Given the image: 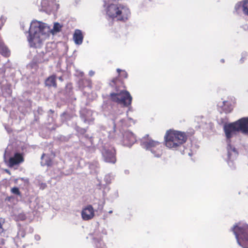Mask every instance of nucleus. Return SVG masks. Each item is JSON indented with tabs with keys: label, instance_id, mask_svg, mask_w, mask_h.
<instances>
[{
	"label": "nucleus",
	"instance_id": "f257e3e1",
	"mask_svg": "<svg viewBox=\"0 0 248 248\" xmlns=\"http://www.w3.org/2000/svg\"><path fill=\"white\" fill-rule=\"evenodd\" d=\"M113 126L112 131L106 130L102 127V134L106 137L113 139L117 144L131 147L136 141L134 134L126 127L130 126L133 120L125 117V114L119 110L111 114Z\"/></svg>",
	"mask_w": 248,
	"mask_h": 248
},
{
	"label": "nucleus",
	"instance_id": "f03ea898",
	"mask_svg": "<svg viewBox=\"0 0 248 248\" xmlns=\"http://www.w3.org/2000/svg\"><path fill=\"white\" fill-rule=\"evenodd\" d=\"M62 26L58 22L54 23L51 29L47 24L44 22L33 20L31 23L28 41L31 47L40 48L44 42L51 34L54 35L61 31Z\"/></svg>",
	"mask_w": 248,
	"mask_h": 248
},
{
	"label": "nucleus",
	"instance_id": "7ed1b4c3",
	"mask_svg": "<svg viewBox=\"0 0 248 248\" xmlns=\"http://www.w3.org/2000/svg\"><path fill=\"white\" fill-rule=\"evenodd\" d=\"M223 130L227 142V163L230 168L233 169L235 167L234 161L238 155V152L236 148L231 143V139L238 132H240L237 121L233 123L224 124Z\"/></svg>",
	"mask_w": 248,
	"mask_h": 248
},
{
	"label": "nucleus",
	"instance_id": "20e7f679",
	"mask_svg": "<svg viewBox=\"0 0 248 248\" xmlns=\"http://www.w3.org/2000/svg\"><path fill=\"white\" fill-rule=\"evenodd\" d=\"M187 138L188 135L185 132L173 129L167 130L164 136L165 145L171 150L179 151L184 154V144Z\"/></svg>",
	"mask_w": 248,
	"mask_h": 248
},
{
	"label": "nucleus",
	"instance_id": "39448f33",
	"mask_svg": "<svg viewBox=\"0 0 248 248\" xmlns=\"http://www.w3.org/2000/svg\"><path fill=\"white\" fill-rule=\"evenodd\" d=\"M103 6L106 7L107 15L112 19L125 21L130 17L131 12L128 7L124 4H108L104 0Z\"/></svg>",
	"mask_w": 248,
	"mask_h": 248
},
{
	"label": "nucleus",
	"instance_id": "423d86ee",
	"mask_svg": "<svg viewBox=\"0 0 248 248\" xmlns=\"http://www.w3.org/2000/svg\"><path fill=\"white\" fill-rule=\"evenodd\" d=\"M238 244L244 248L248 246V224H236L232 228Z\"/></svg>",
	"mask_w": 248,
	"mask_h": 248
},
{
	"label": "nucleus",
	"instance_id": "0eeeda50",
	"mask_svg": "<svg viewBox=\"0 0 248 248\" xmlns=\"http://www.w3.org/2000/svg\"><path fill=\"white\" fill-rule=\"evenodd\" d=\"M141 146L146 151L150 152L154 156L160 157L162 154L161 143L150 138H144L141 141Z\"/></svg>",
	"mask_w": 248,
	"mask_h": 248
},
{
	"label": "nucleus",
	"instance_id": "6e6552de",
	"mask_svg": "<svg viewBox=\"0 0 248 248\" xmlns=\"http://www.w3.org/2000/svg\"><path fill=\"white\" fill-rule=\"evenodd\" d=\"M99 144L102 145L101 152L104 161L108 163L114 164L116 161L114 148L106 142L105 138H100Z\"/></svg>",
	"mask_w": 248,
	"mask_h": 248
},
{
	"label": "nucleus",
	"instance_id": "1a4fd4ad",
	"mask_svg": "<svg viewBox=\"0 0 248 248\" xmlns=\"http://www.w3.org/2000/svg\"><path fill=\"white\" fill-rule=\"evenodd\" d=\"M106 231L102 228L97 227L94 231L89 234V237L93 240L95 248H107V246L103 240Z\"/></svg>",
	"mask_w": 248,
	"mask_h": 248
},
{
	"label": "nucleus",
	"instance_id": "9d476101",
	"mask_svg": "<svg viewBox=\"0 0 248 248\" xmlns=\"http://www.w3.org/2000/svg\"><path fill=\"white\" fill-rule=\"evenodd\" d=\"M111 99L124 107L131 105L132 97L130 93L126 91H121L119 93L110 94Z\"/></svg>",
	"mask_w": 248,
	"mask_h": 248
},
{
	"label": "nucleus",
	"instance_id": "9b49d317",
	"mask_svg": "<svg viewBox=\"0 0 248 248\" xmlns=\"http://www.w3.org/2000/svg\"><path fill=\"white\" fill-rule=\"evenodd\" d=\"M41 6L47 13L55 12L59 9L60 5L56 0H42Z\"/></svg>",
	"mask_w": 248,
	"mask_h": 248
},
{
	"label": "nucleus",
	"instance_id": "f8f14e48",
	"mask_svg": "<svg viewBox=\"0 0 248 248\" xmlns=\"http://www.w3.org/2000/svg\"><path fill=\"white\" fill-rule=\"evenodd\" d=\"M81 217L84 220H89L92 219L94 216V210L91 205H88L83 208Z\"/></svg>",
	"mask_w": 248,
	"mask_h": 248
},
{
	"label": "nucleus",
	"instance_id": "ddd939ff",
	"mask_svg": "<svg viewBox=\"0 0 248 248\" xmlns=\"http://www.w3.org/2000/svg\"><path fill=\"white\" fill-rule=\"evenodd\" d=\"M239 130L243 134L248 136V117H243L237 121Z\"/></svg>",
	"mask_w": 248,
	"mask_h": 248
},
{
	"label": "nucleus",
	"instance_id": "4468645a",
	"mask_svg": "<svg viewBox=\"0 0 248 248\" xmlns=\"http://www.w3.org/2000/svg\"><path fill=\"white\" fill-rule=\"evenodd\" d=\"M234 9L237 13L242 11L245 15L248 16V0L238 2L235 4Z\"/></svg>",
	"mask_w": 248,
	"mask_h": 248
},
{
	"label": "nucleus",
	"instance_id": "2eb2a0df",
	"mask_svg": "<svg viewBox=\"0 0 248 248\" xmlns=\"http://www.w3.org/2000/svg\"><path fill=\"white\" fill-rule=\"evenodd\" d=\"M23 157L21 155L18 153L15 154L14 156L9 158L8 165L10 167H13L15 165L19 164L23 162Z\"/></svg>",
	"mask_w": 248,
	"mask_h": 248
},
{
	"label": "nucleus",
	"instance_id": "dca6fc26",
	"mask_svg": "<svg viewBox=\"0 0 248 248\" xmlns=\"http://www.w3.org/2000/svg\"><path fill=\"white\" fill-rule=\"evenodd\" d=\"M84 36L81 30L76 29L73 36V39L75 44L79 46L83 43Z\"/></svg>",
	"mask_w": 248,
	"mask_h": 248
},
{
	"label": "nucleus",
	"instance_id": "f3484780",
	"mask_svg": "<svg viewBox=\"0 0 248 248\" xmlns=\"http://www.w3.org/2000/svg\"><path fill=\"white\" fill-rule=\"evenodd\" d=\"M0 53L4 57H9L10 51L9 48L2 42H0Z\"/></svg>",
	"mask_w": 248,
	"mask_h": 248
},
{
	"label": "nucleus",
	"instance_id": "a211bd4d",
	"mask_svg": "<svg viewBox=\"0 0 248 248\" xmlns=\"http://www.w3.org/2000/svg\"><path fill=\"white\" fill-rule=\"evenodd\" d=\"M52 161L50 156L46 154H43L41 156V164L42 166H50Z\"/></svg>",
	"mask_w": 248,
	"mask_h": 248
},
{
	"label": "nucleus",
	"instance_id": "6ab92c4d",
	"mask_svg": "<svg viewBox=\"0 0 248 248\" xmlns=\"http://www.w3.org/2000/svg\"><path fill=\"white\" fill-rule=\"evenodd\" d=\"M37 53H38V57H39L38 60V62H43L48 61V57L50 55L49 52H47L44 53V51H42L41 52H38L37 51Z\"/></svg>",
	"mask_w": 248,
	"mask_h": 248
},
{
	"label": "nucleus",
	"instance_id": "aec40b11",
	"mask_svg": "<svg viewBox=\"0 0 248 248\" xmlns=\"http://www.w3.org/2000/svg\"><path fill=\"white\" fill-rule=\"evenodd\" d=\"M45 83L47 86L56 87L55 76H52L48 78L46 80Z\"/></svg>",
	"mask_w": 248,
	"mask_h": 248
},
{
	"label": "nucleus",
	"instance_id": "412c9836",
	"mask_svg": "<svg viewBox=\"0 0 248 248\" xmlns=\"http://www.w3.org/2000/svg\"><path fill=\"white\" fill-rule=\"evenodd\" d=\"M25 235L26 233L24 229L23 228H20L15 238V241L17 242L18 240L20 239L21 238H24Z\"/></svg>",
	"mask_w": 248,
	"mask_h": 248
},
{
	"label": "nucleus",
	"instance_id": "4be33fe9",
	"mask_svg": "<svg viewBox=\"0 0 248 248\" xmlns=\"http://www.w3.org/2000/svg\"><path fill=\"white\" fill-rule=\"evenodd\" d=\"M222 107L226 111V112H230L232 109V106L231 105L230 102L228 101H223L222 102Z\"/></svg>",
	"mask_w": 248,
	"mask_h": 248
},
{
	"label": "nucleus",
	"instance_id": "5701e85b",
	"mask_svg": "<svg viewBox=\"0 0 248 248\" xmlns=\"http://www.w3.org/2000/svg\"><path fill=\"white\" fill-rule=\"evenodd\" d=\"M118 196V191L117 190H113L111 191L108 198L110 201H113L114 200L117 199Z\"/></svg>",
	"mask_w": 248,
	"mask_h": 248
},
{
	"label": "nucleus",
	"instance_id": "b1692460",
	"mask_svg": "<svg viewBox=\"0 0 248 248\" xmlns=\"http://www.w3.org/2000/svg\"><path fill=\"white\" fill-rule=\"evenodd\" d=\"M114 176L111 174L109 173L106 174L104 177V181L107 184H109L111 183L112 180L114 179Z\"/></svg>",
	"mask_w": 248,
	"mask_h": 248
},
{
	"label": "nucleus",
	"instance_id": "393cba45",
	"mask_svg": "<svg viewBox=\"0 0 248 248\" xmlns=\"http://www.w3.org/2000/svg\"><path fill=\"white\" fill-rule=\"evenodd\" d=\"M5 225V220L2 218H0V234L4 232L5 230L6 227Z\"/></svg>",
	"mask_w": 248,
	"mask_h": 248
},
{
	"label": "nucleus",
	"instance_id": "a878e982",
	"mask_svg": "<svg viewBox=\"0 0 248 248\" xmlns=\"http://www.w3.org/2000/svg\"><path fill=\"white\" fill-rule=\"evenodd\" d=\"M248 56V53L246 51H243L241 54V58L239 62L241 63H244L247 60Z\"/></svg>",
	"mask_w": 248,
	"mask_h": 248
},
{
	"label": "nucleus",
	"instance_id": "bb28decb",
	"mask_svg": "<svg viewBox=\"0 0 248 248\" xmlns=\"http://www.w3.org/2000/svg\"><path fill=\"white\" fill-rule=\"evenodd\" d=\"M30 26H31V24L30 25ZM20 26H21V28H22V29L23 31H25V32H28V28H29L28 24H26L25 23H21L20 24ZM29 29H30V28ZM29 30H30V29H29V30H28V32H29ZM29 35V34L28 35V36L27 37V38H28Z\"/></svg>",
	"mask_w": 248,
	"mask_h": 248
},
{
	"label": "nucleus",
	"instance_id": "cd10ccee",
	"mask_svg": "<svg viewBox=\"0 0 248 248\" xmlns=\"http://www.w3.org/2000/svg\"><path fill=\"white\" fill-rule=\"evenodd\" d=\"M11 191L13 194L19 195L20 194V192L18 187H14L12 188Z\"/></svg>",
	"mask_w": 248,
	"mask_h": 248
},
{
	"label": "nucleus",
	"instance_id": "c85d7f7f",
	"mask_svg": "<svg viewBox=\"0 0 248 248\" xmlns=\"http://www.w3.org/2000/svg\"><path fill=\"white\" fill-rule=\"evenodd\" d=\"M5 22V19L2 17L0 18V29Z\"/></svg>",
	"mask_w": 248,
	"mask_h": 248
},
{
	"label": "nucleus",
	"instance_id": "c756f323",
	"mask_svg": "<svg viewBox=\"0 0 248 248\" xmlns=\"http://www.w3.org/2000/svg\"><path fill=\"white\" fill-rule=\"evenodd\" d=\"M81 117L82 120L85 123H87V122L89 123V120L87 118H86V117H84L82 114H81Z\"/></svg>",
	"mask_w": 248,
	"mask_h": 248
},
{
	"label": "nucleus",
	"instance_id": "7c9ffc66",
	"mask_svg": "<svg viewBox=\"0 0 248 248\" xmlns=\"http://www.w3.org/2000/svg\"><path fill=\"white\" fill-rule=\"evenodd\" d=\"M34 239L36 240V241H39L41 239V237L38 234H35L34 235Z\"/></svg>",
	"mask_w": 248,
	"mask_h": 248
},
{
	"label": "nucleus",
	"instance_id": "2f4dec72",
	"mask_svg": "<svg viewBox=\"0 0 248 248\" xmlns=\"http://www.w3.org/2000/svg\"><path fill=\"white\" fill-rule=\"evenodd\" d=\"M117 80V78H114L112 79L111 83H110L111 86H113L115 84L116 81Z\"/></svg>",
	"mask_w": 248,
	"mask_h": 248
},
{
	"label": "nucleus",
	"instance_id": "473e14b6",
	"mask_svg": "<svg viewBox=\"0 0 248 248\" xmlns=\"http://www.w3.org/2000/svg\"><path fill=\"white\" fill-rule=\"evenodd\" d=\"M122 73V76H124L125 78H126L127 77V73L125 71H123Z\"/></svg>",
	"mask_w": 248,
	"mask_h": 248
},
{
	"label": "nucleus",
	"instance_id": "72a5a7b5",
	"mask_svg": "<svg viewBox=\"0 0 248 248\" xmlns=\"http://www.w3.org/2000/svg\"><path fill=\"white\" fill-rule=\"evenodd\" d=\"M94 72L93 71V70H90L89 72V75L91 77H92L94 75Z\"/></svg>",
	"mask_w": 248,
	"mask_h": 248
},
{
	"label": "nucleus",
	"instance_id": "f704fd0d",
	"mask_svg": "<svg viewBox=\"0 0 248 248\" xmlns=\"http://www.w3.org/2000/svg\"><path fill=\"white\" fill-rule=\"evenodd\" d=\"M73 170L71 169V170H70L68 172H66L65 174H66V175H68V174H70V173H72V172H73Z\"/></svg>",
	"mask_w": 248,
	"mask_h": 248
},
{
	"label": "nucleus",
	"instance_id": "c9c22d12",
	"mask_svg": "<svg viewBox=\"0 0 248 248\" xmlns=\"http://www.w3.org/2000/svg\"><path fill=\"white\" fill-rule=\"evenodd\" d=\"M66 115V113H63L61 115V119H62V120H63V117H64L65 116V115Z\"/></svg>",
	"mask_w": 248,
	"mask_h": 248
},
{
	"label": "nucleus",
	"instance_id": "e433bc0d",
	"mask_svg": "<svg viewBox=\"0 0 248 248\" xmlns=\"http://www.w3.org/2000/svg\"><path fill=\"white\" fill-rule=\"evenodd\" d=\"M11 93V90H10V89H8V94L9 95H10Z\"/></svg>",
	"mask_w": 248,
	"mask_h": 248
},
{
	"label": "nucleus",
	"instance_id": "4c0bfd02",
	"mask_svg": "<svg viewBox=\"0 0 248 248\" xmlns=\"http://www.w3.org/2000/svg\"><path fill=\"white\" fill-rule=\"evenodd\" d=\"M150 0H144V2L146 3H148L149 2H150Z\"/></svg>",
	"mask_w": 248,
	"mask_h": 248
},
{
	"label": "nucleus",
	"instance_id": "58836bf2",
	"mask_svg": "<svg viewBox=\"0 0 248 248\" xmlns=\"http://www.w3.org/2000/svg\"><path fill=\"white\" fill-rule=\"evenodd\" d=\"M117 72H118L119 74H120V72H122L123 71H122V70H121L120 69H119V68H118V69H117Z\"/></svg>",
	"mask_w": 248,
	"mask_h": 248
},
{
	"label": "nucleus",
	"instance_id": "ea45409f",
	"mask_svg": "<svg viewBox=\"0 0 248 248\" xmlns=\"http://www.w3.org/2000/svg\"><path fill=\"white\" fill-rule=\"evenodd\" d=\"M59 79L61 81H63V78H62V77H59Z\"/></svg>",
	"mask_w": 248,
	"mask_h": 248
},
{
	"label": "nucleus",
	"instance_id": "a19ab883",
	"mask_svg": "<svg viewBox=\"0 0 248 248\" xmlns=\"http://www.w3.org/2000/svg\"><path fill=\"white\" fill-rule=\"evenodd\" d=\"M102 208H103V206L102 205H100L99 207H98V209L100 210H102Z\"/></svg>",
	"mask_w": 248,
	"mask_h": 248
},
{
	"label": "nucleus",
	"instance_id": "79ce46f5",
	"mask_svg": "<svg viewBox=\"0 0 248 248\" xmlns=\"http://www.w3.org/2000/svg\"><path fill=\"white\" fill-rule=\"evenodd\" d=\"M112 212H113L112 210H110L108 211L109 214H111V213H112Z\"/></svg>",
	"mask_w": 248,
	"mask_h": 248
},
{
	"label": "nucleus",
	"instance_id": "37998d69",
	"mask_svg": "<svg viewBox=\"0 0 248 248\" xmlns=\"http://www.w3.org/2000/svg\"><path fill=\"white\" fill-rule=\"evenodd\" d=\"M25 219V217L24 216H22V217H21V219Z\"/></svg>",
	"mask_w": 248,
	"mask_h": 248
},
{
	"label": "nucleus",
	"instance_id": "c03bdc74",
	"mask_svg": "<svg viewBox=\"0 0 248 248\" xmlns=\"http://www.w3.org/2000/svg\"><path fill=\"white\" fill-rule=\"evenodd\" d=\"M221 62H224V60L223 59H221Z\"/></svg>",
	"mask_w": 248,
	"mask_h": 248
},
{
	"label": "nucleus",
	"instance_id": "a18cd8bd",
	"mask_svg": "<svg viewBox=\"0 0 248 248\" xmlns=\"http://www.w3.org/2000/svg\"><path fill=\"white\" fill-rule=\"evenodd\" d=\"M128 170H125V172L126 173H127V172H128Z\"/></svg>",
	"mask_w": 248,
	"mask_h": 248
},
{
	"label": "nucleus",
	"instance_id": "49530a36",
	"mask_svg": "<svg viewBox=\"0 0 248 248\" xmlns=\"http://www.w3.org/2000/svg\"><path fill=\"white\" fill-rule=\"evenodd\" d=\"M0 248H3L2 247H0Z\"/></svg>",
	"mask_w": 248,
	"mask_h": 248
}]
</instances>
